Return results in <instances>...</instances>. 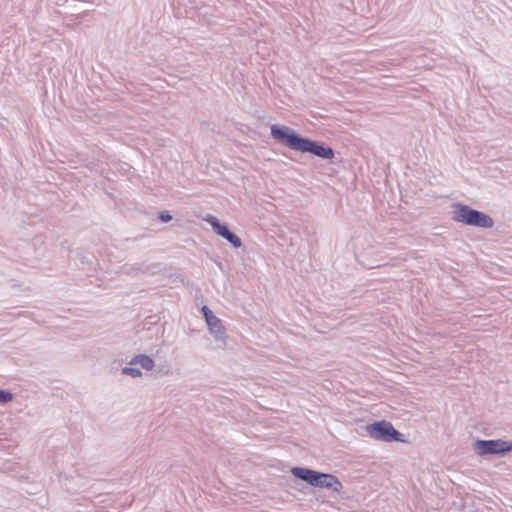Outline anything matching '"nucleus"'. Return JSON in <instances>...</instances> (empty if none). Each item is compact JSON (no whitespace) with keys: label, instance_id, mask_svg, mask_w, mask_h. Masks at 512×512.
Here are the masks:
<instances>
[{"label":"nucleus","instance_id":"f257e3e1","mask_svg":"<svg viewBox=\"0 0 512 512\" xmlns=\"http://www.w3.org/2000/svg\"><path fill=\"white\" fill-rule=\"evenodd\" d=\"M271 137L279 144L298 152L311 153L323 159H333L335 154L332 148L321 142L302 137L292 128L273 124L270 127Z\"/></svg>","mask_w":512,"mask_h":512},{"label":"nucleus","instance_id":"f03ea898","mask_svg":"<svg viewBox=\"0 0 512 512\" xmlns=\"http://www.w3.org/2000/svg\"><path fill=\"white\" fill-rule=\"evenodd\" d=\"M291 474L312 487L330 490L335 494H341L344 486L337 476L324 473L306 467L295 466L290 470Z\"/></svg>","mask_w":512,"mask_h":512},{"label":"nucleus","instance_id":"7ed1b4c3","mask_svg":"<svg viewBox=\"0 0 512 512\" xmlns=\"http://www.w3.org/2000/svg\"><path fill=\"white\" fill-rule=\"evenodd\" d=\"M450 209L451 219L456 223L483 229H491L494 226V219L490 215L469 205L454 202Z\"/></svg>","mask_w":512,"mask_h":512},{"label":"nucleus","instance_id":"20e7f679","mask_svg":"<svg viewBox=\"0 0 512 512\" xmlns=\"http://www.w3.org/2000/svg\"><path fill=\"white\" fill-rule=\"evenodd\" d=\"M474 453L480 457H504L512 452V440L498 438L491 440H475L472 444Z\"/></svg>","mask_w":512,"mask_h":512},{"label":"nucleus","instance_id":"39448f33","mask_svg":"<svg viewBox=\"0 0 512 512\" xmlns=\"http://www.w3.org/2000/svg\"><path fill=\"white\" fill-rule=\"evenodd\" d=\"M365 431L370 438L377 441H403L402 434L399 431H397L389 421L386 420H381L366 425Z\"/></svg>","mask_w":512,"mask_h":512},{"label":"nucleus","instance_id":"423d86ee","mask_svg":"<svg viewBox=\"0 0 512 512\" xmlns=\"http://www.w3.org/2000/svg\"><path fill=\"white\" fill-rule=\"evenodd\" d=\"M202 312L209 333L213 336L217 343H219L222 347L225 346L227 344V335L222 320L217 317L207 306L202 307Z\"/></svg>","mask_w":512,"mask_h":512},{"label":"nucleus","instance_id":"0eeeda50","mask_svg":"<svg viewBox=\"0 0 512 512\" xmlns=\"http://www.w3.org/2000/svg\"><path fill=\"white\" fill-rule=\"evenodd\" d=\"M203 220L210 224L212 227L213 232L227 240L234 248H240L242 246L241 239L233 234L227 225L221 223L217 217L214 215L208 214L206 215Z\"/></svg>","mask_w":512,"mask_h":512},{"label":"nucleus","instance_id":"6e6552de","mask_svg":"<svg viewBox=\"0 0 512 512\" xmlns=\"http://www.w3.org/2000/svg\"><path fill=\"white\" fill-rule=\"evenodd\" d=\"M129 365H139L145 371H152L155 367V361L146 354H138L129 361Z\"/></svg>","mask_w":512,"mask_h":512},{"label":"nucleus","instance_id":"1a4fd4ad","mask_svg":"<svg viewBox=\"0 0 512 512\" xmlns=\"http://www.w3.org/2000/svg\"><path fill=\"white\" fill-rule=\"evenodd\" d=\"M380 253L379 245L363 247L359 252V256L362 258L363 263L369 264L370 257L374 254Z\"/></svg>","mask_w":512,"mask_h":512},{"label":"nucleus","instance_id":"9d476101","mask_svg":"<svg viewBox=\"0 0 512 512\" xmlns=\"http://www.w3.org/2000/svg\"><path fill=\"white\" fill-rule=\"evenodd\" d=\"M121 372H122L123 375H127V376H130L132 378H141L142 377L141 370L138 369V368L132 367L131 365L127 366V367H124L121 370Z\"/></svg>","mask_w":512,"mask_h":512},{"label":"nucleus","instance_id":"9b49d317","mask_svg":"<svg viewBox=\"0 0 512 512\" xmlns=\"http://www.w3.org/2000/svg\"><path fill=\"white\" fill-rule=\"evenodd\" d=\"M14 395L12 392L4 389H0V405H5L12 402Z\"/></svg>","mask_w":512,"mask_h":512},{"label":"nucleus","instance_id":"f8f14e48","mask_svg":"<svg viewBox=\"0 0 512 512\" xmlns=\"http://www.w3.org/2000/svg\"><path fill=\"white\" fill-rule=\"evenodd\" d=\"M158 218L162 221V222H169L172 220V215L168 212V211H162L159 213L158 215Z\"/></svg>","mask_w":512,"mask_h":512},{"label":"nucleus","instance_id":"ddd939ff","mask_svg":"<svg viewBox=\"0 0 512 512\" xmlns=\"http://www.w3.org/2000/svg\"><path fill=\"white\" fill-rule=\"evenodd\" d=\"M153 268H156L155 266L147 267V269L144 271L146 274H154L155 272L152 271Z\"/></svg>","mask_w":512,"mask_h":512}]
</instances>
